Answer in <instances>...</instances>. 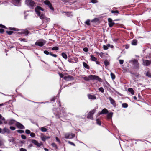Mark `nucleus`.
Segmentation results:
<instances>
[{"label": "nucleus", "mask_w": 151, "mask_h": 151, "mask_svg": "<svg viewBox=\"0 0 151 151\" xmlns=\"http://www.w3.org/2000/svg\"><path fill=\"white\" fill-rule=\"evenodd\" d=\"M44 10V9L39 6H37L35 9V11L36 14L40 16V18L42 21H46L47 22H49L50 20V19L49 18L45 17L43 14V12Z\"/></svg>", "instance_id": "1"}, {"label": "nucleus", "mask_w": 151, "mask_h": 151, "mask_svg": "<svg viewBox=\"0 0 151 151\" xmlns=\"http://www.w3.org/2000/svg\"><path fill=\"white\" fill-rule=\"evenodd\" d=\"M83 79L86 81H89L91 80H96L99 82H102V80L98 76L96 75H90L88 77H84Z\"/></svg>", "instance_id": "2"}, {"label": "nucleus", "mask_w": 151, "mask_h": 151, "mask_svg": "<svg viewBox=\"0 0 151 151\" xmlns=\"http://www.w3.org/2000/svg\"><path fill=\"white\" fill-rule=\"evenodd\" d=\"M26 4L30 8L33 9L36 6V3L32 0H25Z\"/></svg>", "instance_id": "3"}, {"label": "nucleus", "mask_w": 151, "mask_h": 151, "mask_svg": "<svg viewBox=\"0 0 151 151\" xmlns=\"http://www.w3.org/2000/svg\"><path fill=\"white\" fill-rule=\"evenodd\" d=\"M46 41L43 39H40L37 40L35 43L36 45L42 47L46 43Z\"/></svg>", "instance_id": "4"}, {"label": "nucleus", "mask_w": 151, "mask_h": 151, "mask_svg": "<svg viewBox=\"0 0 151 151\" xmlns=\"http://www.w3.org/2000/svg\"><path fill=\"white\" fill-rule=\"evenodd\" d=\"M96 109L94 108L92 111L89 112L87 116V118L93 119V116L96 112Z\"/></svg>", "instance_id": "5"}, {"label": "nucleus", "mask_w": 151, "mask_h": 151, "mask_svg": "<svg viewBox=\"0 0 151 151\" xmlns=\"http://www.w3.org/2000/svg\"><path fill=\"white\" fill-rule=\"evenodd\" d=\"M75 136V135L72 133H66L65 134V138L66 139H72Z\"/></svg>", "instance_id": "6"}, {"label": "nucleus", "mask_w": 151, "mask_h": 151, "mask_svg": "<svg viewBox=\"0 0 151 151\" xmlns=\"http://www.w3.org/2000/svg\"><path fill=\"white\" fill-rule=\"evenodd\" d=\"M44 3L46 5L48 6L50 9L52 11H54V9L52 6L50 2L48 0H46L44 1Z\"/></svg>", "instance_id": "7"}, {"label": "nucleus", "mask_w": 151, "mask_h": 151, "mask_svg": "<svg viewBox=\"0 0 151 151\" xmlns=\"http://www.w3.org/2000/svg\"><path fill=\"white\" fill-rule=\"evenodd\" d=\"M107 99H109L110 101L111 104L114 107H116V104L115 101L111 97H109L107 98Z\"/></svg>", "instance_id": "8"}, {"label": "nucleus", "mask_w": 151, "mask_h": 151, "mask_svg": "<svg viewBox=\"0 0 151 151\" xmlns=\"http://www.w3.org/2000/svg\"><path fill=\"white\" fill-rule=\"evenodd\" d=\"M130 62L132 63L136 68H138L139 67L138 63L137 61L136 60H131Z\"/></svg>", "instance_id": "9"}, {"label": "nucleus", "mask_w": 151, "mask_h": 151, "mask_svg": "<svg viewBox=\"0 0 151 151\" xmlns=\"http://www.w3.org/2000/svg\"><path fill=\"white\" fill-rule=\"evenodd\" d=\"M64 79L66 81H70L74 80V77L71 75L68 76H65L64 77Z\"/></svg>", "instance_id": "10"}, {"label": "nucleus", "mask_w": 151, "mask_h": 151, "mask_svg": "<svg viewBox=\"0 0 151 151\" xmlns=\"http://www.w3.org/2000/svg\"><path fill=\"white\" fill-rule=\"evenodd\" d=\"M31 142L38 147H40L42 145V142L39 143L37 141L34 139L32 140Z\"/></svg>", "instance_id": "11"}, {"label": "nucleus", "mask_w": 151, "mask_h": 151, "mask_svg": "<svg viewBox=\"0 0 151 151\" xmlns=\"http://www.w3.org/2000/svg\"><path fill=\"white\" fill-rule=\"evenodd\" d=\"M108 24L109 27H112L115 24V23L113 22L111 19L109 18L108 19Z\"/></svg>", "instance_id": "12"}, {"label": "nucleus", "mask_w": 151, "mask_h": 151, "mask_svg": "<svg viewBox=\"0 0 151 151\" xmlns=\"http://www.w3.org/2000/svg\"><path fill=\"white\" fill-rule=\"evenodd\" d=\"M143 64L144 66H148L151 63V62L147 60H143Z\"/></svg>", "instance_id": "13"}, {"label": "nucleus", "mask_w": 151, "mask_h": 151, "mask_svg": "<svg viewBox=\"0 0 151 151\" xmlns=\"http://www.w3.org/2000/svg\"><path fill=\"white\" fill-rule=\"evenodd\" d=\"M20 1L21 0H12L13 4L15 6H19L20 5Z\"/></svg>", "instance_id": "14"}, {"label": "nucleus", "mask_w": 151, "mask_h": 151, "mask_svg": "<svg viewBox=\"0 0 151 151\" xmlns=\"http://www.w3.org/2000/svg\"><path fill=\"white\" fill-rule=\"evenodd\" d=\"M20 33L21 34H24L25 36H27L30 33V32L27 29H24L22 30Z\"/></svg>", "instance_id": "15"}, {"label": "nucleus", "mask_w": 151, "mask_h": 151, "mask_svg": "<svg viewBox=\"0 0 151 151\" xmlns=\"http://www.w3.org/2000/svg\"><path fill=\"white\" fill-rule=\"evenodd\" d=\"M16 125L19 128L22 129H25L24 127L19 122H17L16 124Z\"/></svg>", "instance_id": "16"}, {"label": "nucleus", "mask_w": 151, "mask_h": 151, "mask_svg": "<svg viewBox=\"0 0 151 151\" xmlns=\"http://www.w3.org/2000/svg\"><path fill=\"white\" fill-rule=\"evenodd\" d=\"M108 110L106 108H104L102 109V111L99 113V115L103 114H106L108 113Z\"/></svg>", "instance_id": "17"}, {"label": "nucleus", "mask_w": 151, "mask_h": 151, "mask_svg": "<svg viewBox=\"0 0 151 151\" xmlns=\"http://www.w3.org/2000/svg\"><path fill=\"white\" fill-rule=\"evenodd\" d=\"M3 131L4 133H6L8 134H9L10 133V131L9 129L6 127H4L3 128Z\"/></svg>", "instance_id": "18"}, {"label": "nucleus", "mask_w": 151, "mask_h": 151, "mask_svg": "<svg viewBox=\"0 0 151 151\" xmlns=\"http://www.w3.org/2000/svg\"><path fill=\"white\" fill-rule=\"evenodd\" d=\"M62 13L63 14V13H65L66 15L68 16V17H71L73 16V14L72 12H62Z\"/></svg>", "instance_id": "19"}, {"label": "nucleus", "mask_w": 151, "mask_h": 151, "mask_svg": "<svg viewBox=\"0 0 151 151\" xmlns=\"http://www.w3.org/2000/svg\"><path fill=\"white\" fill-rule=\"evenodd\" d=\"M50 138L49 136H42L41 137V139L43 141H45L47 139H49Z\"/></svg>", "instance_id": "20"}, {"label": "nucleus", "mask_w": 151, "mask_h": 151, "mask_svg": "<svg viewBox=\"0 0 151 151\" xmlns=\"http://www.w3.org/2000/svg\"><path fill=\"white\" fill-rule=\"evenodd\" d=\"M88 96L89 99H96V97L95 95H92L90 94H88Z\"/></svg>", "instance_id": "21"}, {"label": "nucleus", "mask_w": 151, "mask_h": 151, "mask_svg": "<svg viewBox=\"0 0 151 151\" xmlns=\"http://www.w3.org/2000/svg\"><path fill=\"white\" fill-rule=\"evenodd\" d=\"M113 114V113L112 112H111L107 114V117L108 119H110L111 118Z\"/></svg>", "instance_id": "22"}, {"label": "nucleus", "mask_w": 151, "mask_h": 151, "mask_svg": "<svg viewBox=\"0 0 151 151\" xmlns=\"http://www.w3.org/2000/svg\"><path fill=\"white\" fill-rule=\"evenodd\" d=\"M128 91L129 92H130L132 95H134V91L133 89L132 88H129L128 89Z\"/></svg>", "instance_id": "23"}, {"label": "nucleus", "mask_w": 151, "mask_h": 151, "mask_svg": "<svg viewBox=\"0 0 151 151\" xmlns=\"http://www.w3.org/2000/svg\"><path fill=\"white\" fill-rule=\"evenodd\" d=\"M83 65L84 68H86L87 69H89V66L87 65V64L86 63L84 62H83Z\"/></svg>", "instance_id": "24"}, {"label": "nucleus", "mask_w": 151, "mask_h": 151, "mask_svg": "<svg viewBox=\"0 0 151 151\" xmlns=\"http://www.w3.org/2000/svg\"><path fill=\"white\" fill-rule=\"evenodd\" d=\"M132 45H136L137 44V40L135 39H134L132 42Z\"/></svg>", "instance_id": "25"}, {"label": "nucleus", "mask_w": 151, "mask_h": 151, "mask_svg": "<svg viewBox=\"0 0 151 151\" xmlns=\"http://www.w3.org/2000/svg\"><path fill=\"white\" fill-rule=\"evenodd\" d=\"M91 60L92 61H95L97 60V58L93 55H91Z\"/></svg>", "instance_id": "26"}, {"label": "nucleus", "mask_w": 151, "mask_h": 151, "mask_svg": "<svg viewBox=\"0 0 151 151\" xmlns=\"http://www.w3.org/2000/svg\"><path fill=\"white\" fill-rule=\"evenodd\" d=\"M61 55L65 59H66L67 58V56L66 54L65 53H62L61 54Z\"/></svg>", "instance_id": "27"}, {"label": "nucleus", "mask_w": 151, "mask_h": 151, "mask_svg": "<svg viewBox=\"0 0 151 151\" xmlns=\"http://www.w3.org/2000/svg\"><path fill=\"white\" fill-rule=\"evenodd\" d=\"M14 122H15L14 120H11L9 122L8 124L9 125H12L14 123Z\"/></svg>", "instance_id": "28"}, {"label": "nucleus", "mask_w": 151, "mask_h": 151, "mask_svg": "<svg viewBox=\"0 0 151 151\" xmlns=\"http://www.w3.org/2000/svg\"><path fill=\"white\" fill-rule=\"evenodd\" d=\"M41 130L43 132H46L47 131V129L44 127H42L41 128Z\"/></svg>", "instance_id": "29"}, {"label": "nucleus", "mask_w": 151, "mask_h": 151, "mask_svg": "<svg viewBox=\"0 0 151 151\" xmlns=\"http://www.w3.org/2000/svg\"><path fill=\"white\" fill-rule=\"evenodd\" d=\"M68 61L71 63H74L77 62L76 60H75V61H73V59H68Z\"/></svg>", "instance_id": "30"}, {"label": "nucleus", "mask_w": 151, "mask_h": 151, "mask_svg": "<svg viewBox=\"0 0 151 151\" xmlns=\"http://www.w3.org/2000/svg\"><path fill=\"white\" fill-rule=\"evenodd\" d=\"M122 107H123V108H126L128 107V105L126 103H123L122 104Z\"/></svg>", "instance_id": "31"}, {"label": "nucleus", "mask_w": 151, "mask_h": 151, "mask_svg": "<svg viewBox=\"0 0 151 151\" xmlns=\"http://www.w3.org/2000/svg\"><path fill=\"white\" fill-rule=\"evenodd\" d=\"M146 75L149 77L151 78V73L149 72H147L146 73Z\"/></svg>", "instance_id": "32"}, {"label": "nucleus", "mask_w": 151, "mask_h": 151, "mask_svg": "<svg viewBox=\"0 0 151 151\" xmlns=\"http://www.w3.org/2000/svg\"><path fill=\"white\" fill-rule=\"evenodd\" d=\"M90 20L89 19H88L85 22V23L86 24H87V25L89 26L90 25Z\"/></svg>", "instance_id": "33"}, {"label": "nucleus", "mask_w": 151, "mask_h": 151, "mask_svg": "<svg viewBox=\"0 0 151 151\" xmlns=\"http://www.w3.org/2000/svg\"><path fill=\"white\" fill-rule=\"evenodd\" d=\"M111 78L113 80L115 78V75L114 74H113L112 73H111Z\"/></svg>", "instance_id": "34"}, {"label": "nucleus", "mask_w": 151, "mask_h": 151, "mask_svg": "<svg viewBox=\"0 0 151 151\" xmlns=\"http://www.w3.org/2000/svg\"><path fill=\"white\" fill-rule=\"evenodd\" d=\"M104 63L105 65L106 66L108 65L109 64V62L107 60H105L104 61Z\"/></svg>", "instance_id": "35"}, {"label": "nucleus", "mask_w": 151, "mask_h": 151, "mask_svg": "<svg viewBox=\"0 0 151 151\" xmlns=\"http://www.w3.org/2000/svg\"><path fill=\"white\" fill-rule=\"evenodd\" d=\"M59 48L57 47H55L52 48V49L54 50H58Z\"/></svg>", "instance_id": "36"}, {"label": "nucleus", "mask_w": 151, "mask_h": 151, "mask_svg": "<svg viewBox=\"0 0 151 151\" xmlns=\"http://www.w3.org/2000/svg\"><path fill=\"white\" fill-rule=\"evenodd\" d=\"M50 55L54 57H57V56L56 54H53L51 52H50Z\"/></svg>", "instance_id": "37"}, {"label": "nucleus", "mask_w": 151, "mask_h": 151, "mask_svg": "<svg viewBox=\"0 0 151 151\" xmlns=\"http://www.w3.org/2000/svg\"><path fill=\"white\" fill-rule=\"evenodd\" d=\"M111 13H119V12L117 10H116V11H114V10H112L111 11Z\"/></svg>", "instance_id": "38"}, {"label": "nucleus", "mask_w": 151, "mask_h": 151, "mask_svg": "<svg viewBox=\"0 0 151 151\" xmlns=\"http://www.w3.org/2000/svg\"><path fill=\"white\" fill-rule=\"evenodd\" d=\"M6 33L9 35H10L12 34L13 32L12 31H6Z\"/></svg>", "instance_id": "39"}, {"label": "nucleus", "mask_w": 151, "mask_h": 151, "mask_svg": "<svg viewBox=\"0 0 151 151\" xmlns=\"http://www.w3.org/2000/svg\"><path fill=\"white\" fill-rule=\"evenodd\" d=\"M99 90L102 93H103L104 92V90L103 88H100L99 89Z\"/></svg>", "instance_id": "40"}, {"label": "nucleus", "mask_w": 151, "mask_h": 151, "mask_svg": "<svg viewBox=\"0 0 151 151\" xmlns=\"http://www.w3.org/2000/svg\"><path fill=\"white\" fill-rule=\"evenodd\" d=\"M30 135L32 137H34L35 136V135L34 133L32 132L30 133Z\"/></svg>", "instance_id": "41"}, {"label": "nucleus", "mask_w": 151, "mask_h": 151, "mask_svg": "<svg viewBox=\"0 0 151 151\" xmlns=\"http://www.w3.org/2000/svg\"><path fill=\"white\" fill-rule=\"evenodd\" d=\"M44 53L47 55H48L49 54L50 55V52H49L47 50H45L44 51Z\"/></svg>", "instance_id": "42"}, {"label": "nucleus", "mask_w": 151, "mask_h": 151, "mask_svg": "<svg viewBox=\"0 0 151 151\" xmlns=\"http://www.w3.org/2000/svg\"><path fill=\"white\" fill-rule=\"evenodd\" d=\"M96 123L99 125H101V123L99 119H96Z\"/></svg>", "instance_id": "43"}, {"label": "nucleus", "mask_w": 151, "mask_h": 151, "mask_svg": "<svg viewBox=\"0 0 151 151\" xmlns=\"http://www.w3.org/2000/svg\"><path fill=\"white\" fill-rule=\"evenodd\" d=\"M17 132L19 133H23L24 132V131L22 130H18L17 131Z\"/></svg>", "instance_id": "44"}, {"label": "nucleus", "mask_w": 151, "mask_h": 151, "mask_svg": "<svg viewBox=\"0 0 151 151\" xmlns=\"http://www.w3.org/2000/svg\"><path fill=\"white\" fill-rule=\"evenodd\" d=\"M52 146L53 147H54V148H57V145L55 143H52Z\"/></svg>", "instance_id": "45"}, {"label": "nucleus", "mask_w": 151, "mask_h": 151, "mask_svg": "<svg viewBox=\"0 0 151 151\" xmlns=\"http://www.w3.org/2000/svg\"><path fill=\"white\" fill-rule=\"evenodd\" d=\"M10 30L14 31H19V29L15 28H11L10 29Z\"/></svg>", "instance_id": "46"}, {"label": "nucleus", "mask_w": 151, "mask_h": 151, "mask_svg": "<svg viewBox=\"0 0 151 151\" xmlns=\"http://www.w3.org/2000/svg\"><path fill=\"white\" fill-rule=\"evenodd\" d=\"M21 137L23 139H26V136L24 135H21Z\"/></svg>", "instance_id": "47"}, {"label": "nucleus", "mask_w": 151, "mask_h": 151, "mask_svg": "<svg viewBox=\"0 0 151 151\" xmlns=\"http://www.w3.org/2000/svg\"><path fill=\"white\" fill-rule=\"evenodd\" d=\"M91 2L94 4L97 2V1L96 0H91Z\"/></svg>", "instance_id": "48"}, {"label": "nucleus", "mask_w": 151, "mask_h": 151, "mask_svg": "<svg viewBox=\"0 0 151 151\" xmlns=\"http://www.w3.org/2000/svg\"><path fill=\"white\" fill-rule=\"evenodd\" d=\"M10 128L12 130H14L15 129V128L13 126L10 127Z\"/></svg>", "instance_id": "49"}, {"label": "nucleus", "mask_w": 151, "mask_h": 151, "mask_svg": "<svg viewBox=\"0 0 151 151\" xmlns=\"http://www.w3.org/2000/svg\"><path fill=\"white\" fill-rule=\"evenodd\" d=\"M119 61L120 64H122L124 63V60H119Z\"/></svg>", "instance_id": "50"}, {"label": "nucleus", "mask_w": 151, "mask_h": 151, "mask_svg": "<svg viewBox=\"0 0 151 151\" xmlns=\"http://www.w3.org/2000/svg\"><path fill=\"white\" fill-rule=\"evenodd\" d=\"M103 48L104 50H106L108 49V47H107L106 45H103Z\"/></svg>", "instance_id": "51"}, {"label": "nucleus", "mask_w": 151, "mask_h": 151, "mask_svg": "<svg viewBox=\"0 0 151 151\" xmlns=\"http://www.w3.org/2000/svg\"><path fill=\"white\" fill-rule=\"evenodd\" d=\"M21 39L20 41H23L25 42H27V41L26 40V39L25 38H23V39Z\"/></svg>", "instance_id": "52"}, {"label": "nucleus", "mask_w": 151, "mask_h": 151, "mask_svg": "<svg viewBox=\"0 0 151 151\" xmlns=\"http://www.w3.org/2000/svg\"><path fill=\"white\" fill-rule=\"evenodd\" d=\"M25 132L27 134H29L31 133L30 131L29 130H26L25 131Z\"/></svg>", "instance_id": "53"}, {"label": "nucleus", "mask_w": 151, "mask_h": 151, "mask_svg": "<svg viewBox=\"0 0 151 151\" xmlns=\"http://www.w3.org/2000/svg\"><path fill=\"white\" fill-rule=\"evenodd\" d=\"M104 53H103L102 52L100 53L99 54V55L101 58H104Z\"/></svg>", "instance_id": "54"}, {"label": "nucleus", "mask_w": 151, "mask_h": 151, "mask_svg": "<svg viewBox=\"0 0 151 151\" xmlns=\"http://www.w3.org/2000/svg\"><path fill=\"white\" fill-rule=\"evenodd\" d=\"M20 151H27V150L25 149H24V148H22L20 149Z\"/></svg>", "instance_id": "55"}, {"label": "nucleus", "mask_w": 151, "mask_h": 151, "mask_svg": "<svg viewBox=\"0 0 151 151\" xmlns=\"http://www.w3.org/2000/svg\"><path fill=\"white\" fill-rule=\"evenodd\" d=\"M83 50L85 52H87L88 51V49L86 47L84 48L83 49Z\"/></svg>", "instance_id": "56"}, {"label": "nucleus", "mask_w": 151, "mask_h": 151, "mask_svg": "<svg viewBox=\"0 0 151 151\" xmlns=\"http://www.w3.org/2000/svg\"><path fill=\"white\" fill-rule=\"evenodd\" d=\"M68 143L70 144L71 145H72L74 146H75L76 145L75 144H74V143L72 142H70V141H68Z\"/></svg>", "instance_id": "57"}, {"label": "nucleus", "mask_w": 151, "mask_h": 151, "mask_svg": "<svg viewBox=\"0 0 151 151\" xmlns=\"http://www.w3.org/2000/svg\"><path fill=\"white\" fill-rule=\"evenodd\" d=\"M59 74L60 78H64V75L63 74L60 73Z\"/></svg>", "instance_id": "58"}, {"label": "nucleus", "mask_w": 151, "mask_h": 151, "mask_svg": "<svg viewBox=\"0 0 151 151\" xmlns=\"http://www.w3.org/2000/svg\"><path fill=\"white\" fill-rule=\"evenodd\" d=\"M4 30L2 29V28H1L0 29V33H2L4 32Z\"/></svg>", "instance_id": "59"}, {"label": "nucleus", "mask_w": 151, "mask_h": 151, "mask_svg": "<svg viewBox=\"0 0 151 151\" xmlns=\"http://www.w3.org/2000/svg\"><path fill=\"white\" fill-rule=\"evenodd\" d=\"M0 27L3 28H6V27L3 25H2V24H0Z\"/></svg>", "instance_id": "60"}, {"label": "nucleus", "mask_w": 151, "mask_h": 151, "mask_svg": "<svg viewBox=\"0 0 151 151\" xmlns=\"http://www.w3.org/2000/svg\"><path fill=\"white\" fill-rule=\"evenodd\" d=\"M55 99H56V98H55V96L53 97L51 99V101H54L55 100Z\"/></svg>", "instance_id": "61"}, {"label": "nucleus", "mask_w": 151, "mask_h": 151, "mask_svg": "<svg viewBox=\"0 0 151 151\" xmlns=\"http://www.w3.org/2000/svg\"><path fill=\"white\" fill-rule=\"evenodd\" d=\"M2 119V120H4V118H2V116L1 114H0V119Z\"/></svg>", "instance_id": "62"}, {"label": "nucleus", "mask_w": 151, "mask_h": 151, "mask_svg": "<svg viewBox=\"0 0 151 151\" xmlns=\"http://www.w3.org/2000/svg\"><path fill=\"white\" fill-rule=\"evenodd\" d=\"M44 150L45 151H49V150L46 148H44Z\"/></svg>", "instance_id": "63"}, {"label": "nucleus", "mask_w": 151, "mask_h": 151, "mask_svg": "<svg viewBox=\"0 0 151 151\" xmlns=\"http://www.w3.org/2000/svg\"><path fill=\"white\" fill-rule=\"evenodd\" d=\"M106 46H107V47H108V48L109 47H110V44H108L106 45Z\"/></svg>", "instance_id": "64"}]
</instances>
